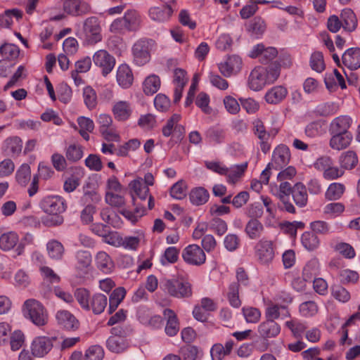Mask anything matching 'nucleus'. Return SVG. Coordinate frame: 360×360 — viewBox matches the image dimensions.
<instances>
[{
  "mask_svg": "<svg viewBox=\"0 0 360 360\" xmlns=\"http://www.w3.org/2000/svg\"><path fill=\"white\" fill-rule=\"evenodd\" d=\"M22 140L18 136L8 138L5 140L3 149L7 155H18L22 150Z\"/></svg>",
  "mask_w": 360,
  "mask_h": 360,
  "instance_id": "c85d7f7f",
  "label": "nucleus"
},
{
  "mask_svg": "<svg viewBox=\"0 0 360 360\" xmlns=\"http://www.w3.org/2000/svg\"><path fill=\"white\" fill-rule=\"evenodd\" d=\"M210 229L219 236L224 235L228 229L225 221L218 217L213 218L210 223Z\"/></svg>",
  "mask_w": 360,
  "mask_h": 360,
  "instance_id": "338daca9",
  "label": "nucleus"
},
{
  "mask_svg": "<svg viewBox=\"0 0 360 360\" xmlns=\"http://www.w3.org/2000/svg\"><path fill=\"white\" fill-rule=\"evenodd\" d=\"M281 332V326L272 320H266L258 326V333L264 339L276 337Z\"/></svg>",
  "mask_w": 360,
  "mask_h": 360,
  "instance_id": "f3484780",
  "label": "nucleus"
},
{
  "mask_svg": "<svg viewBox=\"0 0 360 360\" xmlns=\"http://www.w3.org/2000/svg\"><path fill=\"white\" fill-rule=\"evenodd\" d=\"M126 295V290L123 287L115 288L109 297V313L115 311Z\"/></svg>",
  "mask_w": 360,
  "mask_h": 360,
  "instance_id": "4c0bfd02",
  "label": "nucleus"
},
{
  "mask_svg": "<svg viewBox=\"0 0 360 360\" xmlns=\"http://www.w3.org/2000/svg\"><path fill=\"white\" fill-rule=\"evenodd\" d=\"M64 11L74 16L86 14L90 12V6L81 0H66L63 4Z\"/></svg>",
  "mask_w": 360,
  "mask_h": 360,
  "instance_id": "2eb2a0df",
  "label": "nucleus"
},
{
  "mask_svg": "<svg viewBox=\"0 0 360 360\" xmlns=\"http://www.w3.org/2000/svg\"><path fill=\"white\" fill-rule=\"evenodd\" d=\"M167 319V323L165 328V333L170 337L175 336L179 331V323L174 311L170 309H166L163 312Z\"/></svg>",
  "mask_w": 360,
  "mask_h": 360,
  "instance_id": "412c9836",
  "label": "nucleus"
},
{
  "mask_svg": "<svg viewBox=\"0 0 360 360\" xmlns=\"http://www.w3.org/2000/svg\"><path fill=\"white\" fill-rule=\"evenodd\" d=\"M292 195L295 203L300 207H304L308 200V195L306 186L300 182L294 185V190L292 192Z\"/></svg>",
  "mask_w": 360,
  "mask_h": 360,
  "instance_id": "c756f323",
  "label": "nucleus"
},
{
  "mask_svg": "<svg viewBox=\"0 0 360 360\" xmlns=\"http://www.w3.org/2000/svg\"><path fill=\"white\" fill-rule=\"evenodd\" d=\"M94 64L101 69L103 76L108 75L114 68L115 59L107 51L101 49L93 56Z\"/></svg>",
  "mask_w": 360,
  "mask_h": 360,
  "instance_id": "1a4fd4ad",
  "label": "nucleus"
},
{
  "mask_svg": "<svg viewBox=\"0 0 360 360\" xmlns=\"http://www.w3.org/2000/svg\"><path fill=\"white\" fill-rule=\"evenodd\" d=\"M253 131L259 140L270 139V134L266 131L264 123L260 120H256L253 122Z\"/></svg>",
  "mask_w": 360,
  "mask_h": 360,
  "instance_id": "0e129e2a",
  "label": "nucleus"
},
{
  "mask_svg": "<svg viewBox=\"0 0 360 360\" xmlns=\"http://www.w3.org/2000/svg\"><path fill=\"white\" fill-rule=\"evenodd\" d=\"M65 156L70 162H77L83 157V148L79 144H70L65 149Z\"/></svg>",
  "mask_w": 360,
  "mask_h": 360,
  "instance_id": "09e8293b",
  "label": "nucleus"
},
{
  "mask_svg": "<svg viewBox=\"0 0 360 360\" xmlns=\"http://www.w3.org/2000/svg\"><path fill=\"white\" fill-rule=\"evenodd\" d=\"M56 317L58 323L66 330H74L79 328V321L75 316L68 311H59L57 312Z\"/></svg>",
  "mask_w": 360,
  "mask_h": 360,
  "instance_id": "a211bd4d",
  "label": "nucleus"
},
{
  "mask_svg": "<svg viewBox=\"0 0 360 360\" xmlns=\"http://www.w3.org/2000/svg\"><path fill=\"white\" fill-rule=\"evenodd\" d=\"M265 316L266 320L274 321L279 318L280 316H282L283 318L288 317L290 316V313L284 306L272 304L266 308Z\"/></svg>",
  "mask_w": 360,
  "mask_h": 360,
  "instance_id": "58836bf2",
  "label": "nucleus"
},
{
  "mask_svg": "<svg viewBox=\"0 0 360 360\" xmlns=\"http://www.w3.org/2000/svg\"><path fill=\"white\" fill-rule=\"evenodd\" d=\"M288 91L283 86H276L269 89L265 94V101L270 104L281 102L287 96Z\"/></svg>",
  "mask_w": 360,
  "mask_h": 360,
  "instance_id": "bb28decb",
  "label": "nucleus"
},
{
  "mask_svg": "<svg viewBox=\"0 0 360 360\" xmlns=\"http://www.w3.org/2000/svg\"><path fill=\"white\" fill-rule=\"evenodd\" d=\"M160 79L156 75H150L147 77L143 83V89L146 95L155 94L160 87Z\"/></svg>",
  "mask_w": 360,
  "mask_h": 360,
  "instance_id": "c9c22d12",
  "label": "nucleus"
},
{
  "mask_svg": "<svg viewBox=\"0 0 360 360\" xmlns=\"http://www.w3.org/2000/svg\"><path fill=\"white\" fill-rule=\"evenodd\" d=\"M338 110V106L335 103H326L318 105L316 112L323 117L332 115Z\"/></svg>",
  "mask_w": 360,
  "mask_h": 360,
  "instance_id": "e2e57ef3",
  "label": "nucleus"
},
{
  "mask_svg": "<svg viewBox=\"0 0 360 360\" xmlns=\"http://www.w3.org/2000/svg\"><path fill=\"white\" fill-rule=\"evenodd\" d=\"M310 66L318 72H321L325 69L323 56L321 52L316 51L311 54Z\"/></svg>",
  "mask_w": 360,
  "mask_h": 360,
  "instance_id": "bf43d9fd",
  "label": "nucleus"
},
{
  "mask_svg": "<svg viewBox=\"0 0 360 360\" xmlns=\"http://www.w3.org/2000/svg\"><path fill=\"white\" fill-rule=\"evenodd\" d=\"M176 8L175 0H171L166 2V5L162 7L155 6L149 10V15L153 20L158 22H165L169 19L174 10Z\"/></svg>",
  "mask_w": 360,
  "mask_h": 360,
  "instance_id": "9b49d317",
  "label": "nucleus"
},
{
  "mask_svg": "<svg viewBox=\"0 0 360 360\" xmlns=\"http://www.w3.org/2000/svg\"><path fill=\"white\" fill-rule=\"evenodd\" d=\"M247 167V162L240 165H235L229 168L227 167V172L224 174L227 177V181L231 184H235L243 175Z\"/></svg>",
  "mask_w": 360,
  "mask_h": 360,
  "instance_id": "2f4dec72",
  "label": "nucleus"
},
{
  "mask_svg": "<svg viewBox=\"0 0 360 360\" xmlns=\"http://www.w3.org/2000/svg\"><path fill=\"white\" fill-rule=\"evenodd\" d=\"M18 241V236L15 232L11 231L3 233L0 236V248L8 251L13 248Z\"/></svg>",
  "mask_w": 360,
  "mask_h": 360,
  "instance_id": "79ce46f5",
  "label": "nucleus"
},
{
  "mask_svg": "<svg viewBox=\"0 0 360 360\" xmlns=\"http://www.w3.org/2000/svg\"><path fill=\"white\" fill-rule=\"evenodd\" d=\"M341 166L347 169H352L358 163V158L356 154L352 150H348L342 154L340 158Z\"/></svg>",
  "mask_w": 360,
  "mask_h": 360,
  "instance_id": "8fccbe9b",
  "label": "nucleus"
},
{
  "mask_svg": "<svg viewBox=\"0 0 360 360\" xmlns=\"http://www.w3.org/2000/svg\"><path fill=\"white\" fill-rule=\"evenodd\" d=\"M263 224L256 219H250L246 224L245 232L249 238L255 240L261 237L264 231Z\"/></svg>",
  "mask_w": 360,
  "mask_h": 360,
  "instance_id": "cd10ccee",
  "label": "nucleus"
},
{
  "mask_svg": "<svg viewBox=\"0 0 360 360\" xmlns=\"http://www.w3.org/2000/svg\"><path fill=\"white\" fill-rule=\"evenodd\" d=\"M170 195L172 198L181 200L186 195V186L181 180L174 184L170 188Z\"/></svg>",
  "mask_w": 360,
  "mask_h": 360,
  "instance_id": "052dcab7",
  "label": "nucleus"
},
{
  "mask_svg": "<svg viewBox=\"0 0 360 360\" xmlns=\"http://www.w3.org/2000/svg\"><path fill=\"white\" fill-rule=\"evenodd\" d=\"M112 111L115 118L118 121H125L131 114L130 104L125 101H120L113 104Z\"/></svg>",
  "mask_w": 360,
  "mask_h": 360,
  "instance_id": "4be33fe9",
  "label": "nucleus"
},
{
  "mask_svg": "<svg viewBox=\"0 0 360 360\" xmlns=\"http://www.w3.org/2000/svg\"><path fill=\"white\" fill-rule=\"evenodd\" d=\"M352 120L347 115H342L335 118L330 124V133H349L348 129L351 127Z\"/></svg>",
  "mask_w": 360,
  "mask_h": 360,
  "instance_id": "5701e85b",
  "label": "nucleus"
},
{
  "mask_svg": "<svg viewBox=\"0 0 360 360\" xmlns=\"http://www.w3.org/2000/svg\"><path fill=\"white\" fill-rule=\"evenodd\" d=\"M205 136L210 142L220 144L224 142L226 133L223 128L214 126L206 131Z\"/></svg>",
  "mask_w": 360,
  "mask_h": 360,
  "instance_id": "473e14b6",
  "label": "nucleus"
},
{
  "mask_svg": "<svg viewBox=\"0 0 360 360\" xmlns=\"http://www.w3.org/2000/svg\"><path fill=\"white\" fill-rule=\"evenodd\" d=\"M180 250L176 247L171 246L165 250L164 255L162 257L160 262L163 265L169 264H174L178 261Z\"/></svg>",
  "mask_w": 360,
  "mask_h": 360,
  "instance_id": "864d4df0",
  "label": "nucleus"
},
{
  "mask_svg": "<svg viewBox=\"0 0 360 360\" xmlns=\"http://www.w3.org/2000/svg\"><path fill=\"white\" fill-rule=\"evenodd\" d=\"M228 300L229 304L235 308H238L241 305V301L239 298V284L232 283L229 287Z\"/></svg>",
  "mask_w": 360,
  "mask_h": 360,
  "instance_id": "603ef678",
  "label": "nucleus"
},
{
  "mask_svg": "<svg viewBox=\"0 0 360 360\" xmlns=\"http://www.w3.org/2000/svg\"><path fill=\"white\" fill-rule=\"evenodd\" d=\"M256 256L263 265H268L274 258L273 242L266 239L260 240L256 245Z\"/></svg>",
  "mask_w": 360,
  "mask_h": 360,
  "instance_id": "6e6552de",
  "label": "nucleus"
},
{
  "mask_svg": "<svg viewBox=\"0 0 360 360\" xmlns=\"http://www.w3.org/2000/svg\"><path fill=\"white\" fill-rule=\"evenodd\" d=\"M131 192H134L141 200H146L148 196L149 188L143 183L141 178L133 180L129 184Z\"/></svg>",
  "mask_w": 360,
  "mask_h": 360,
  "instance_id": "e433bc0d",
  "label": "nucleus"
},
{
  "mask_svg": "<svg viewBox=\"0 0 360 360\" xmlns=\"http://www.w3.org/2000/svg\"><path fill=\"white\" fill-rule=\"evenodd\" d=\"M82 34L84 40L89 44H94L101 40V27L96 17L86 19Z\"/></svg>",
  "mask_w": 360,
  "mask_h": 360,
  "instance_id": "20e7f679",
  "label": "nucleus"
},
{
  "mask_svg": "<svg viewBox=\"0 0 360 360\" xmlns=\"http://www.w3.org/2000/svg\"><path fill=\"white\" fill-rule=\"evenodd\" d=\"M242 68L241 58L236 55L229 56L227 59L218 64V68L221 74L226 77H230L237 74Z\"/></svg>",
  "mask_w": 360,
  "mask_h": 360,
  "instance_id": "f8f14e48",
  "label": "nucleus"
},
{
  "mask_svg": "<svg viewBox=\"0 0 360 360\" xmlns=\"http://www.w3.org/2000/svg\"><path fill=\"white\" fill-rule=\"evenodd\" d=\"M104 356V351L99 345H93L86 352L83 360H102Z\"/></svg>",
  "mask_w": 360,
  "mask_h": 360,
  "instance_id": "13d9d810",
  "label": "nucleus"
},
{
  "mask_svg": "<svg viewBox=\"0 0 360 360\" xmlns=\"http://www.w3.org/2000/svg\"><path fill=\"white\" fill-rule=\"evenodd\" d=\"M19 53V48L13 44L5 43L0 46V54L4 60L16 59Z\"/></svg>",
  "mask_w": 360,
  "mask_h": 360,
  "instance_id": "a18cd8bd",
  "label": "nucleus"
},
{
  "mask_svg": "<svg viewBox=\"0 0 360 360\" xmlns=\"http://www.w3.org/2000/svg\"><path fill=\"white\" fill-rule=\"evenodd\" d=\"M160 288L165 292L176 298H188L192 295L191 285L183 279H162Z\"/></svg>",
  "mask_w": 360,
  "mask_h": 360,
  "instance_id": "f03ea898",
  "label": "nucleus"
},
{
  "mask_svg": "<svg viewBox=\"0 0 360 360\" xmlns=\"http://www.w3.org/2000/svg\"><path fill=\"white\" fill-rule=\"evenodd\" d=\"M134 60L139 66L143 65L149 61L150 54L148 42L140 40L134 44L132 48Z\"/></svg>",
  "mask_w": 360,
  "mask_h": 360,
  "instance_id": "4468645a",
  "label": "nucleus"
},
{
  "mask_svg": "<svg viewBox=\"0 0 360 360\" xmlns=\"http://www.w3.org/2000/svg\"><path fill=\"white\" fill-rule=\"evenodd\" d=\"M300 311L303 316L311 317L317 313L318 307L313 301L304 302L300 304Z\"/></svg>",
  "mask_w": 360,
  "mask_h": 360,
  "instance_id": "680f3d73",
  "label": "nucleus"
},
{
  "mask_svg": "<svg viewBox=\"0 0 360 360\" xmlns=\"http://www.w3.org/2000/svg\"><path fill=\"white\" fill-rule=\"evenodd\" d=\"M76 300L80 306L86 310H89L90 293L85 288H79L75 292Z\"/></svg>",
  "mask_w": 360,
  "mask_h": 360,
  "instance_id": "4d7b16f0",
  "label": "nucleus"
},
{
  "mask_svg": "<svg viewBox=\"0 0 360 360\" xmlns=\"http://www.w3.org/2000/svg\"><path fill=\"white\" fill-rule=\"evenodd\" d=\"M95 262L97 268L104 274L111 273L115 267L113 261L104 251H100L96 254Z\"/></svg>",
  "mask_w": 360,
  "mask_h": 360,
  "instance_id": "a878e982",
  "label": "nucleus"
},
{
  "mask_svg": "<svg viewBox=\"0 0 360 360\" xmlns=\"http://www.w3.org/2000/svg\"><path fill=\"white\" fill-rule=\"evenodd\" d=\"M108 304L107 297L101 293L93 295L89 301V310L91 309L95 314L102 313Z\"/></svg>",
  "mask_w": 360,
  "mask_h": 360,
  "instance_id": "7c9ffc66",
  "label": "nucleus"
},
{
  "mask_svg": "<svg viewBox=\"0 0 360 360\" xmlns=\"http://www.w3.org/2000/svg\"><path fill=\"white\" fill-rule=\"evenodd\" d=\"M18 20L22 18V12L16 8L9 9L0 14V27H8L13 23V19Z\"/></svg>",
  "mask_w": 360,
  "mask_h": 360,
  "instance_id": "37998d69",
  "label": "nucleus"
},
{
  "mask_svg": "<svg viewBox=\"0 0 360 360\" xmlns=\"http://www.w3.org/2000/svg\"><path fill=\"white\" fill-rule=\"evenodd\" d=\"M240 240L239 237L233 233L228 234L224 240L225 248L230 252L236 250L240 245Z\"/></svg>",
  "mask_w": 360,
  "mask_h": 360,
  "instance_id": "774afa93",
  "label": "nucleus"
},
{
  "mask_svg": "<svg viewBox=\"0 0 360 360\" xmlns=\"http://www.w3.org/2000/svg\"><path fill=\"white\" fill-rule=\"evenodd\" d=\"M333 134L330 140V146L337 150L346 148L351 143L352 135L351 133H330Z\"/></svg>",
  "mask_w": 360,
  "mask_h": 360,
  "instance_id": "393cba45",
  "label": "nucleus"
},
{
  "mask_svg": "<svg viewBox=\"0 0 360 360\" xmlns=\"http://www.w3.org/2000/svg\"><path fill=\"white\" fill-rule=\"evenodd\" d=\"M85 165L89 169L99 172L103 168V163L100 157L95 154H90L85 160Z\"/></svg>",
  "mask_w": 360,
  "mask_h": 360,
  "instance_id": "69168bd1",
  "label": "nucleus"
},
{
  "mask_svg": "<svg viewBox=\"0 0 360 360\" xmlns=\"http://www.w3.org/2000/svg\"><path fill=\"white\" fill-rule=\"evenodd\" d=\"M92 261V256L87 250H78L74 257V268L79 277H84L89 272Z\"/></svg>",
  "mask_w": 360,
  "mask_h": 360,
  "instance_id": "0eeeda50",
  "label": "nucleus"
},
{
  "mask_svg": "<svg viewBox=\"0 0 360 360\" xmlns=\"http://www.w3.org/2000/svg\"><path fill=\"white\" fill-rule=\"evenodd\" d=\"M24 314L37 326L47 323L48 316L44 307L35 300H28L24 304Z\"/></svg>",
  "mask_w": 360,
  "mask_h": 360,
  "instance_id": "7ed1b4c3",
  "label": "nucleus"
},
{
  "mask_svg": "<svg viewBox=\"0 0 360 360\" xmlns=\"http://www.w3.org/2000/svg\"><path fill=\"white\" fill-rule=\"evenodd\" d=\"M83 97L84 103L89 110L96 108L97 105V96L96 91L91 86H86L84 89Z\"/></svg>",
  "mask_w": 360,
  "mask_h": 360,
  "instance_id": "5fc2aeb1",
  "label": "nucleus"
},
{
  "mask_svg": "<svg viewBox=\"0 0 360 360\" xmlns=\"http://www.w3.org/2000/svg\"><path fill=\"white\" fill-rule=\"evenodd\" d=\"M107 348L114 353H122L128 347L127 339L110 336L106 341Z\"/></svg>",
  "mask_w": 360,
  "mask_h": 360,
  "instance_id": "f704fd0d",
  "label": "nucleus"
},
{
  "mask_svg": "<svg viewBox=\"0 0 360 360\" xmlns=\"http://www.w3.org/2000/svg\"><path fill=\"white\" fill-rule=\"evenodd\" d=\"M342 63L350 70L360 68V48L348 49L342 56Z\"/></svg>",
  "mask_w": 360,
  "mask_h": 360,
  "instance_id": "6ab92c4d",
  "label": "nucleus"
},
{
  "mask_svg": "<svg viewBox=\"0 0 360 360\" xmlns=\"http://www.w3.org/2000/svg\"><path fill=\"white\" fill-rule=\"evenodd\" d=\"M301 240L303 246L308 250L316 249L320 243L319 238L313 232H304Z\"/></svg>",
  "mask_w": 360,
  "mask_h": 360,
  "instance_id": "de8ad7c7",
  "label": "nucleus"
},
{
  "mask_svg": "<svg viewBox=\"0 0 360 360\" xmlns=\"http://www.w3.org/2000/svg\"><path fill=\"white\" fill-rule=\"evenodd\" d=\"M117 82L124 89L130 87L134 81V75L129 65L127 64L120 65L117 71Z\"/></svg>",
  "mask_w": 360,
  "mask_h": 360,
  "instance_id": "aec40b11",
  "label": "nucleus"
},
{
  "mask_svg": "<svg viewBox=\"0 0 360 360\" xmlns=\"http://www.w3.org/2000/svg\"><path fill=\"white\" fill-rule=\"evenodd\" d=\"M67 207L65 199L59 195L46 196L40 202V207L49 214H60L66 210Z\"/></svg>",
  "mask_w": 360,
  "mask_h": 360,
  "instance_id": "39448f33",
  "label": "nucleus"
},
{
  "mask_svg": "<svg viewBox=\"0 0 360 360\" xmlns=\"http://www.w3.org/2000/svg\"><path fill=\"white\" fill-rule=\"evenodd\" d=\"M290 159L289 148L285 145H280L273 152L272 165L276 169H281L286 166Z\"/></svg>",
  "mask_w": 360,
  "mask_h": 360,
  "instance_id": "dca6fc26",
  "label": "nucleus"
},
{
  "mask_svg": "<svg viewBox=\"0 0 360 360\" xmlns=\"http://www.w3.org/2000/svg\"><path fill=\"white\" fill-rule=\"evenodd\" d=\"M209 196V193L206 189L199 187L191 191L189 198L192 204L201 205L207 202Z\"/></svg>",
  "mask_w": 360,
  "mask_h": 360,
  "instance_id": "a19ab883",
  "label": "nucleus"
},
{
  "mask_svg": "<svg viewBox=\"0 0 360 360\" xmlns=\"http://www.w3.org/2000/svg\"><path fill=\"white\" fill-rule=\"evenodd\" d=\"M243 314L248 323H257L261 317L260 311L255 307H244L242 309Z\"/></svg>",
  "mask_w": 360,
  "mask_h": 360,
  "instance_id": "6e6d98bb",
  "label": "nucleus"
},
{
  "mask_svg": "<svg viewBox=\"0 0 360 360\" xmlns=\"http://www.w3.org/2000/svg\"><path fill=\"white\" fill-rule=\"evenodd\" d=\"M128 27V31H136L140 27L141 18L140 14L135 10H129L123 16Z\"/></svg>",
  "mask_w": 360,
  "mask_h": 360,
  "instance_id": "72a5a7b5",
  "label": "nucleus"
},
{
  "mask_svg": "<svg viewBox=\"0 0 360 360\" xmlns=\"http://www.w3.org/2000/svg\"><path fill=\"white\" fill-rule=\"evenodd\" d=\"M15 179L18 184L25 186L31 179V170L28 164H22L17 170Z\"/></svg>",
  "mask_w": 360,
  "mask_h": 360,
  "instance_id": "49530a36",
  "label": "nucleus"
},
{
  "mask_svg": "<svg viewBox=\"0 0 360 360\" xmlns=\"http://www.w3.org/2000/svg\"><path fill=\"white\" fill-rule=\"evenodd\" d=\"M46 249L49 256L52 259L60 260L64 255V247L61 243L58 240H52L46 245Z\"/></svg>",
  "mask_w": 360,
  "mask_h": 360,
  "instance_id": "ea45409f",
  "label": "nucleus"
},
{
  "mask_svg": "<svg viewBox=\"0 0 360 360\" xmlns=\"http://www.w3.org/2000/svg\"><path fill=\"white\" fill-rule=\"evenodd\" d=\"M280 75V65L277 63L268 67H255L250 72L248 84L253 91H260L266 84L274 82Z\"/></svg>",
  "mask_w": 360,
  "mask_h": 360,
  "instance_id": "f257e3e1",
  "label": "nucleus"
},
{
  "mask_svg": "<svg viewBox=\"0 0 360 360\" xmlns=\"http://www.w3.org/2000/svg\"><path fill=\"white\" fill-rule=\"evenodd\" d=\"M266 30V24L260 17L254 18L248 25L247 30L255 35L262 34Z\"/></svg>",
  "mask_w": 360,
  "mask_h": 360,
  "instance_id": "3c124183",
  "label": "nucleus"
},
{
  "mask_svg": "<svg viewBox=\"0 0 360 360\" xmlns=\"http://www.w3.org/2000/svg\"><path fill=\"white\" fill-rule=\"evenodd\" d=\"M278 55V51L272 46L265 47L262 44H258L253 46L249 53L252 58H258L264 64L269 63Z\"/></svg>",
  "mask_w": 360,
  "mask_h": 360,
  "instance_id": "9d476101",
  "label": "nucleus"
},
{
  "mask_svg": "<svg viewBox=\"0 0 360 360\" xmlns=\"http://www.w3.org/2000/svg\"><path fill=\"white\" fill-rule=\"evenodd\" d=\"M345 191V186L340 183H332L326 191L325 197L328 200H339Z\"/></svg>",
  "mask_w": 360,
  "mask_h": 360,
  "instance_id": "c03bdc74",
  "label": "nucleus"
},
{
  "mask_svg": "<svg viewBox=\"0 0 360 360\" xmlns=\"http://www.w3.org/2000/svg\"><path fill=\"white\" fill-rule=\"evenodd\" d=\"M342 27L347 32H353L358 25L357 18L354 11L349 8H344L340 13Z\"/></svg>",
  "mask_w": 360,
  "mask_h": 360,
  "instance_id": "b1692460",
  "label": "nucleus"
},
{
  "mask_svg": "<svg viewBox=\"0 0 360 360\" xmlns=\"http://www.w3.org/2000/svg\"><path fill=\"white\" fill-rule=\"evenodd\" d=\"M182 258L186 263L193 266H200L206 261L203 249L195 244L189 245L183 250Z\"/></svg>",
  "mask_w": 360,
  "mask_h": 360,
  "instance_id": "423d86ee",
  "label": "nucleus"
},
{
  "mask_svg": "<svg viewBox=\"0 0 360 360\" xmlns=\"http://www.w3.org/2000/svg\"><path fill=\"white\" fill-rule=\"evenodd\" d=\"M53 347L52 340L46 336L35 338L31 345V352L35 357H43L46 355Z\"/></svg>",
  "mask_w": 360,
  "mask_h": 360,
  "instance_id": "ddd939ff",
  "label": "nucleus"
}]
</instances>
